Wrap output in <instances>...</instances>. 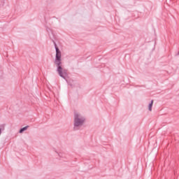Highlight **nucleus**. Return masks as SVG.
<instances>
[{"label":"nucleus","mask_w":179,"mask_h":179,"mask_svg":"<svg viewBox=\"0 0 179 179\" xmlns=\"http://www.w3.org/2000/svg\"><path fill=\"white\" fill-rule=\"evenodd\" d=\"M27 128H29V126H26V127H23L22 129H21L20 130V134H22L24 132V131H26V129H27Z\"/></svg>","instance_id":"4"},{"label":"nucleus","mask_w":179,"mask_h":179,"mask_svg":"<svg viewBox=\"0 0 179 179\" xmlns=\"http://www.w3.org/2000/svg\"><path fill=\"white\" fill-rule=\"evenodd\" d=\"M83 122H85V118L79 113H75V118H74V125L75 127H80L83 125Z\"/></svg>","instance_id":"2"},{"label":"nucleus","mask_w":179,"mask_h":179,"mask_svg":"<svg viewBox=\"0 0 179 179\" xmlns=\"http://www.w3.org/2000/svg\"><path fill=\"white\" fill-rule=\"evenodd\" d=\"M152 107H153V100L151 101V103L148 106L149 111H152Z\"/></svg>","instance_id":"3"},{"label":"nucleus","mask_w":179,"mask_h":179,"mask_svg":"<svg viewBox=\"0 0 179 179\" xmlns=\"http://www.w3.org/2000/svg\"><path fill=\"white\" fill-rule=\"evenodd\" d=\"M55 50H56V59H55V64L57 66V72L59 76H61V78H65V76L66 75V71L62 69V62L61 59V51L59 50L57 45H55Z\"/></svg>","instance_id":"1"},{"label":"nucleus","mask_w":179,"mask_h":179,"mask_svg":"<svg viewBox=\"0 0 179 179\" xmlns=\"http://www.w3.org/2000/svg\"><path fill=\"white\" fill-rule=\"evenodd\" d=\"M0 135H1V129H0Z\"/></svg>","instance_id":"5"}]
</instances>
